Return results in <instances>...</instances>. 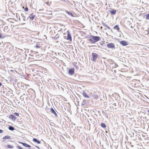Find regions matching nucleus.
Wrapping results in <instances>:
<instances>
[{
  "label": "nucleus",
  "mask_w": 149,
  "mask_h": 149,
  "mask_svg": "<svg viewBox=\"0 0 149 149\" xmlns=\"http://www.w3.org/2000/svg\"><path fill=\"white\" fill-rule=\"evenodd\" d=\"M120 43V44L123 46H126L128 45V43L125 41H121Z\"/></svg>",
  "instance_id": "6"
},
{
  "label": "nucleus",
  "mask_w": 149,
  "mask_h": 149,
  "mask_svg": "<svg viewBox=\"0 0 149 149\" xmlns=\"http://www.w3.org/2000/svg\"><path fill=\"white\" fill-rule=\"evenodd\" d=\"M1 38V34L0 33V39Z\"/></svg>",
  "instance_id": "26"
},
{
  "label": "nucleus",
  "mask_w": 149,
  "mask_h": 149,
  "mask_svg": "<svg viewBox=\"0 0 149 149\" xmlns=\"http://www.w3.org/2000/svg\"><path fill=\"white\" fill-rule=\"evenodd\" d=\"M109 11L113 15H114L116 14V10L114 9L111 10Z\"/></svg>",
  "instance_id": "7"
},
{
  "label": "nucleus",
  "mask_w": 149,
  "mask_h": 149,
  "mask_svg": "<svg viewBox=\"0 0 149 149\" xmlns=\"http://www.w3.org/2000/svg\"><path fill=\"white\" fill-rule=\"evenodd\" d=\"M36 47L37 48H40V46H39V45H38L37 44V45L36 46Z\"/></svg>",
  "instance_id": "24"
},
{
  "label": "nucleus",
  "mask_w": 149,
  "mask_h": 149,
  "mask_svg": "<svg viewBox=\"0 0 149 149\" xmlns=\"http://www.w3.org/2000/svg\"><path fill=\"white\" fill-rule=\"evenodd\" d=\"M24 10L26 11H28V9L27 8H26L24 9Z\"/></svg>",
  "instance_id": "21"
},
{
  "label": "nucleus",
  "mask_w": 149,
  "mask_h": 149,
  "mask_svg": "<svg viewBox=\"0 0 149 149\" xmlns=\"http://www.w3.org/2000/svg\"><path fill=\"white\" fill-rule=\"evenodd\" d=\"M50 111L52 113L54 114L55 116H57L56 113L52 108L50 109Z\"/></svg>",
  "instance_id": "8"
},
{
  "label": "nucleus",
  "mask_w": 149,
  "mask_h": 149,
  "mask_svg": "<svg viewBox=\"0 0 149 149\" xmlns=\"http://www.w3.org/2000/svg\"><path fill=\"white\" fill-rule=\"evenodd\" d=\"M10 138V137L9 136H4L3 138V139H9Z\"/></svg>",
  "instance_id": "16"
},
{
  "label": "nucleus",
  "mask_w": 149,
  "mask_h": 149,
  "mask_svg": "<svg viewBox=\"0 0 149 149\" xmlns=\"http://www.w3.org/2000/svg\"><path fill=\"white\" fill-rule=\"evenodd\" d=\"M37 148H39L38 147H37Z\"/></svg>",
  "instance_id": "29"
},
{
  "label": "nucleus",
  "mask_w": 149,
  "mask_h": 149,
  "mask_svg": "<svg viewBox=\"0 0 149 149\" xmlns=\"http://www.w3.org/2000/svg\"><path fill=\"white\" fill-rule=\"evenodd\" d=\"M148 113H149V110H148Z\"/></svg>",
  "instance_id": "28"
},
{
  "label": "nucleus",
  "mask_w": 149,
  "mask_h": 149,
  "mask_svg": "<svg viewBox=\"0 0 149 149\" xmlns=\"http://www.w3.org/2000/svg\"><path fill=\"white\" fill-rule=\"evenodd\" d=\"M67 13L68 14L72 16H73L71 12H69L68 11H67Z\"/></svg>",
  "instance_id": "20"
},
{
  "label": "nucleus",
  "mask_w": 149,
  "mask_h": 149,
  "mask_svg": "<svg viewBox=\"0 0 149 149\" xmlns=\"http://www.w3.org/2000/svg\"><path fill=\"white\" fill-rule=\"evenodd\" d=\"M83 95L84 97L88 98H89L88 96L87 95L86 93L84 91L83 92Z\"/></svg>",
  "instance_id": "11"
},
{
  "label": "nucleus",
  "mask_w": 149,
  "mask_h": 149,
  "mask_svg": "<svg viewBox=\"0 0 149 149\" xmlns=\"http://www.w3.org/2000/svg\"><path fill=\"white\" fill-rule=\"evenodd\" d=\"M15 115H16V116H19V114H18V113H15Z\"/></svg>",
  "instance_id": "25"
},
{
  "label": "nucleus",
  "mask_w": 149,
  "mask_h": 149,
  "mask_svg": "<svg viewBox=\"0 0 149 149\" xmlns=\"http://www.w3.org/2000/svg\"><path fill=\"white\" fill-rule=\"evenodd\" d=\"M103 25L104 26L106 27L107 29H110V28L109 26L106 25V24H103Z\"/></svg>",
  "instance_id": "19"
},
{
  "label": "nucleus",
  "mask_w": 149,
  "mask_h": 149,
  "mask_svg": "<svg viewBox=\"0 0 149 149\" xmlns=\"http://www.w3.org/2000/svg\"><path fill=\"white\" fill-rule=\"evenodd\" d=\"M9 129L13 131L14 130V128L12 126H10L9 127Z\"/></svg>",
  "instance_id": "18"
},
{
  "label": "nucleus",
  "mask_w": 149,
  "mask_h": 149,
  "mask_svg": "<svg viewBox=\"0 0 149 149\" xmlns=\"http://www.w3.org/2000/svg\"><path fill=\"white\" fill-rule=\"evenodd\" d=\"M7 147L8 148H14V146L11 145H8V146Z\"/></svg>",
  "instance_id": "17"
},
{
  "label": "nucleus",
  "mask_w": 149,
  "mask_h": 149,
  "mask_svg": "<svg viewBox=\"0 0 149 149\" xmlns=\"http://www.w3.org/2000/svg\"><path fill=\"white\" fill-rule=\"evenodd\" d=\"M92 60L95 62L97 57L98 55L95 53H92Z\"/></svg>",
  "instance_id": "2"
},
{
  "label": "nucleus",
  "mask_w": 149,
  "mask_h": 149,
  "mask_svg": "<svg viewBox=\"0 0 149 149\" xmlns=\"http://www.w3.org/2000/svg\"><path fill=\"white\" fill-rule=\"evenodd\" d=\"M145 17L146 19L149 20V14L146 15H145Z\"/></svg>",
  "instance_id": "12"
},
{
  "label": "nucleus",
  "mask_w": 149,
  "mask_h": 149,
  "mask_svg": "<svg viewBox=\"0 0 149 149\" xmlns=\"http://www.w3.org/2000/svg\"><path fill=\"white\" fill-rule=\"evenodd\" d=\"M101 126L103 128H105L106 127L105 125L103 123H101Z\"/></svg>",
  "instance_id": "15"
},
{
  "label": "nucleus",
  "mask_w": 149,
  "mask_h": 149,
  "mask_svg": "<svg viewBox=\"0 0 149 149\" xmlns=\"http://www.w3.org/2000/svg\"><path fill=\"white\" fill-rule=\"evenodd\" d=\"M17 148L18 149H22V148H21L20 146H18V147H17Z\"/></svg>",
  "instance_id": "23"
},
{
  "label": "nucleus",
  "mask_w": 149,
  "mask_h": 149,
  "mask_svg": "<svg viewBox=\"0 0 149 149\" xmlns=\"http://www.w3.org/2000/svg\"><path fill=\"white\" fill-rule=\"evenodd\" d=\"M107 46L109 48H115V45L113 43H109L108 44Z\"/></svg>",
  "instance_id": "3"
},
{
  "label": "nucleus",
  "mask_w": 149,
  "mask_h": 149,
  "mask_svg": "<svg viewBox=\"0 0 149 149\" xmlns=\"http://www.w3.org/2000/svg\"><path fill=\"white\" fill-rule=\"evenodd\" d=\"M34 16L32 14H31L29 16V17L31 19V20H33L34 18Z\"/></svg>",
  "instance_id": "10"
},
{
  "label": "nucleus",
  "mask_w": 149,
  "mask_h": 149,
  "mask_svg": "<svg viewBox=\"0 0 149 149\" xmlns=\"http://www.w3.org/2000/svg\"><path fill=\"white\" fill-rule=\"evenodd\" d=\"M101 39V38L99 36H93L89 39V41L92 43H95L100 40Z\"/></svg>",
  "instance_id": "1"
},
{
  "label": "nucleus",
  "mask_w": 149,
  "mask_h": 149,
  "mask_svg": "<svg viewBox=\"0 0 149 149\" xmlns=\"http://www.w3.org/2000/svg\"><path fill=\"white\" fill-rule=\"evenodd\" d=\"M33 141L36 142L37 143H40V142L39 141H38L36 139L34 138L33 139Z\"/></svg>",
  "instance_id": "14"
},
{
  "label": "nucleus",
  "mask_w": 149,
  "mask_h": 149,
  "mask_svg": "<svg viewBox=\"0 0 149 149\" xmlns=\"http://www.w3.org/2000/svg\"><path fill=\"white\" fill-rule=\"evenodd\" d=\"M20 143L22 144L23 145V146H24L26 147H27L28 148L31 147V146H29V145L26 143H24L22 142H21Z\"/></svg>",
  "instance_id": "9"
},
{
  "label": "nucleus",
  "mask_w": 149,
  "mask_h": 149,
  "mask_svg": "<svg viewBox=\"0 0 149 149\" xmlns=\"http://www.w3.org/2000/svg\"><path fill=\"white\" fill-rule=\"evenodd\" d=\"M3 132V130H0V133H1Z\"/></svg>",
  "instance_id": "22"
},
{
  "label": "nucleus",
  "mask_w": 149,
  "mask_h": 149,
  "mask_svg": "<svg viewBox=\"0 0 149 149\" xmlns=\"http://www.w3.org/2000/svg\"><path fill=\"white\" fill-rule=\"evenodd\" d=\"M1 83H0V86H1Z\"/></svg>",
  "instance_id": "27"
},
{
  "label": "nucleus",
  "mask_w": 149,
  "mask_h": 149,
  "mask_svg": "<svg viewBox=\"0 0 149 149\" xmlns=\"http://www.w3.org/2000/svg\"><path fill=\"white\" fill-rule=\"evenodd\" d=\"M67 33L68 34L67 39L71 41L72 40V38L69 31H67Z\"/></svg>",
  "instance_id": "4"
},
{
  "label": "nucleus",
  "mask_w": 149,
  "mask_h": 149,
  "mask_svg": "<svg viewBox=\"0 0 149 149\" xmlns=\"http://www.w3.org/2000/svg\"><path fill=\"white\" fill-rule=\"evenodd\" d=\"M114 29L116 30H117L118 31H119V28L118 26L116 25L114 27Z\"/></svg>",
  "instance_id": "13"
},
{
  "label": "nucleus",
  "mask_w": 149,
  "mask_h": 149,
  "mask_svg": "<svg viewBox=\"0 0 149 149\" xmlns=\"http://www.w3.org/2000/svg\"><path fill=\"white\" fill-rule=\"evenodd\" d=\"M74 73V69L73 68L69 70L68 73L69 74L72 75Z\"/></svg>",
  "instance_id": "5"
}]
</instances>
